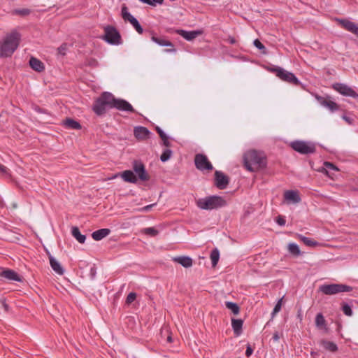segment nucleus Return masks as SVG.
Masks as SVG:
<instances>
[{"label":"nucleus","instance_id":"nucleus-1","mask_svg":"<svg viewBox=\"0 0 358 358\" xmlns=\"http://www.w3.org/2000/svg\"><path fill=\"white\" fill-rule=\"evenodd\" d=\"M243 162L245 169L250 172H256L266 166V158L261 152L252 150L243 155Z\"/></svg>","mask_w":358,"mask_h":358},{"label":"nucleus","instance_id":"nucleus-2","mask_svg":"<svg viewBox=\"0 0 358 358\" xmlns=\"http://www.w3.org/2000/svg\"><path fill=\"white\" fill-rule=\"evenodd\" d=\"M196 204L201 210H212L226 206L227 202L222 196L212 195L197 199Z\"/></svg>","mask_w":358,"mask_h":358},{"label":"nucleus","instance_id":"nucleus-3","mask_svg":"<svg viewBox=\"0 0 358 358\" xmlns=\"http://www.w3.org/2000/svg\"><path fill=\"white\" fill-rule=\"evenodd\" d=\"M113 94L108 92H104L95 100L92 110L96 115H102L106 113L107 109L113 108Z\"/></svg>","mask_w":358,"mask_h":358},{"label":"nucleus","instance_id":"nucleus-4","mask_svg":"<svg viewBox=\"0 0 358 358\" xmlns=\"http://www.w3.org/2000/svg\"><path fill=\"white\" fill-rule=\"evenodd\" d=\"M20 35L13 31L7 35L1 46V56L10 57L19 45Z\"/></svg>","mask_w":358,"mask_h":358},{"label":"nucleus","instance_id":"nucleus-5","mask_svg":"<svg viewBox=\"0 0 358 358\" xmlns=\"http://www.w3.org/2000/svg\"><path fill=\"white\" fill-rule=\"evenodd\" d=\"M352 287L341 283L324 284L319 287V291L325 295H334L342 292H350Z\"/></svg>","mask_w":358,"mask_h":358},{"label":"nucleus","instance_id":"nucleus-6","mask_svg":"<svg viewBox=\"0 0 358 358\" xmlns=\"http://www.w3.org/2000/svg\"><path fill=\"white\" fill-rule=\"evenodd\" d=\"M289 145L294 151L301 155L313 154L316 151L315 143L310 141L296 140L292 141Z\"/></svg>","mask_w":358,"mask_h":358},{"label":"nucleus","instance_id":"nucleus-7","mask_svg":"<svg viewBox=\"0 0 358 358\" xmlns=\"http://www.w3.org/2000/svg\"><path fill=\"white\" fill-rule=\"evenodd\" d=\"M269 70L270 71L275 73L277 77L285 82L292 83L294 85H300L301 84L300 80L293 73L287 71L283 68L280 66H273Z\"/></svg>","mask_w":358,"mask_h":358},{"label":"nucleus","instance_id":"nucleus-8","mask_svg":"<svg viewBox=\"0 0 358 358\" xmlns=\"http://www.w3.org/2000/svg\"><path fill=\"white\" fill-rule=\"evenodd\" d=\"M104 39L108 43L117 45L121 43V36L116 28L113 26H106L104 28Z\"/></svg>","mask_w":358,"mask_h":358},{"label":"nucleus","instance_id":"nucleus-9","mask_svg":"<svg viewBox=\"0 0 358 358\" xmlns=\"http://www.w3.org/2000/svg\"><path fill=\"white\" fill-rule=\"evenodd\" d=\"M121 15L123 20L126 22H129L138 34H142L143 32V29L139 22L129 12V10L125 5L122 7Z\"/></svg>","mask_w":358,"mask_h":358},{"label":"nucleus","instance_id":"nucleus-10","mask_svg":"<svg viewBox=\"0 0 358 358\" xmlns=\"http://www.w3.org/2000/svg\"><path fill=\"white\" fill-rule=\"evenodd\" d=\"M194 164L197 169L203 171H211L213 169L212 164L209 162L208 157L203 154H196L194 157Z\"/></svg>","mask_w":358,"mask_h":358},{"label":"nucleus","instance_id":"nucleus-11","mask_svg":"<svg viewBox=\"0 0 358 358\" xmlns=\"http://www.w3.org/2000/svg\"><path fill=\"white\" fill-rule=\"evenodd\" d=\"M333 88L341 94L352 97L355 99L358 98V93H357L352 87L344 83H336L333 85Z\"/></svg>","mask_w":358,"mask_h":358},{"label":"nucleus","instance_id":"nucleus-12","mask_svg":"<svg viewBox=\"0 0 358 358\" xmlns=\"http://www.w3.org/2000/svg\"><path fill=\"white\" fill-rule=\"evenodd\" d=\"M0 280L1 281H16L22 282V279L14 270L10 268H3L0 272Z\"/></svg>","mask_w":358,"mask_h":358},{"label":"nucleus","instance_id":"nucleus-13","mask_svg":"<svg viewBox=\"0 0 358 358\" xmlns=\"http://www.w3.org/2000/svg\"><path fill=\"white\" fill-rule=\"evenodd\" d=\"M133 170L141 181H148L150 177L145 170L144 164L138 160L133 162Z\"/></svg>","mask_w":358,"mask_h":358},{"label":"nucleus","instance_id":"nucleus-14","mask_svg":"<svg viewBox=\"0 0 358 358\" xmlns=\"http://www.w3.org/2000/svg\"><path fill=\"white\" fill-rule=\"evenodd\" d=\"M115 108L120 111L134 113L133 106L126 100L116 99L114 97L113 108Z\"/></svg>","mask_w":358,"mask_h":358},{"label":"nucleus","instance_id":"nucleus-15","mask_svg":"<svg viewBox=\"0 0 358 358\" xmlns=\"http://www.w3.org/2000/svg\"><path fill=\"white\" fill-rule=\"evenodd\" d=\"M336 21L345 30L351 32L358 37V25L348 19L337 18Z\"/></svg>","mask_w":358,"mask_h":358},{"label":"nucleus","instance_id":"nucleus-16","mask_svg":"<svg viewBox=\"0 0 358 358\" xmlns=\"http://www.w3.org/2000/svg\"><path fill=\"white\" fill-rule=\"evenodd\" d=\"M229 182V178L220 171L215 172V185L220 189H224Z\"/></svg>","mask_w":358,"mask_h":358},{"label":"nucleus","instance_id":"nucleus-17","mask_svg":"<svg viewBox=\"0 0 358 358\" xmlns=\"http://www.w3.org/2000/svg\"><path fill=\"white\" fill-rule=\"evenodd\" d=\"M317 99L321 106L327 108L331 113H334L339 110L338 105L335 101L329 99L317 96Z\"/></svg>","mask_w":358,"mask_h":358},{"label":"nucleus","instance_id":"nucleus-18","mask_svg":"<svg viewBox=\"0 0 358 358\" xmlns=\"http://www.w3.org/2000/svg\"><path fill=\"white\" fill-rule=\"evenodd\" d=\"M134 134L137 139L143 140L149 138L151 132L146 127L137 126L134 129Z\"/></svg>","mask_w":358,"mask_h":358},{"label":"nucleus","instance_id":"nucleus-19","mask_svg":"<svg viewBox=\"0 0 358 358\" xmlns=\"http://www.w3.org/2000/svg\"><path fill=\"white\" fill-rule=\"evenodd\" d=\"M284 198L287 201L292 203H298L301 200L298 192L295 190L285 191Z\"/></svg>","mask_w":358,"mask_h":358},{"label":"nucleus","instance_id":"nucleus-20","mask_svg":"<svg viewBox=\"0 0 358 358\" xmlns=\"http://www.w3.org/2000/svg\"><path fill=\"white\" fill-rule=\"evenodd\" d=\"M176 32L183 37L185 40L188 41H191L194 39L196 36L201 34V31L195 30V31H186L183 29H178Z\"/></svg>","mask_w":358,"mask_h":358},{"label":"nucleus","instance_id":"nucleus-21","mask_svg":"<svg viewBox=\"0 0 358 358\" xmlns=\"http://www.w3.org/2000/svg\"><path fill=\"white\" fill-rule=\"evenodd\" d=\"M50 264L52 270L59 275H63L64 269L61 266L60 263L51 255H49Z\"/></svg>","mask_w":358,"mask_h":358},{"label":"nucleus","instance_id":"nucleus-22","mask_svg":"<svg viewBox=\"0 0 358 358\" xmlns=\"http://www.w3.org/2000/svg\"><path fill=\"white\" fill-rule=\"evenodd\" d=\"M243 320L241 319H231V327L236 336H239L242 334Z\"/></svg>","mask_w":358,"mask_h":358},{"label":"nucleus","instance_id":"nucleus-23","mask_svg":"<svg viewBox=\"0 0 358 358\" xmlns=\"http://www.w3.org/2000/svg\"><path fill=\"white\" fill-rule=\"evenodd\" d=\"M120 176L123 180L127 182L135 184L138 181L137 177L136 176L134 173L131 170H127L123 171Z\"/></svg>","mask_w":358,"mask_h":358},{"label":"nucleus","instance_id":"nucleus-24","mask_svg":"<svg viewBox=\"0 0 358 358\" xmlns=\"http://www.w3.org/2000/svg\"><path fill=\"white\" fill-rule=\"evenodd\" d=\"M173 261L185 268H189L192 266V259L188 256L176 257L173 258Z\"/></svg>","mask_w":358,"mask_h":358},{"label":"nucleus","instance_id":"nucleus-25","mask_svg":"<svg viewBox=\"0 0 358 358\" xmlns=\"http://www.w3.org/2000/svg\"><path fill=\"white\" fill-rule=\"evenodd\" d=\"M110 233L109 229L103 228L98 229L92 234V237L95 241H101Z\"/></svg>","mask_w":358,"mask_h":358},{"label":"nucleus","instance_id":"nucleus-26","mask_svg":"<svg viewBox=\"0 0 358 358\" xmlns=\"http://www.w3.org/2000/svg\"><path fill=\"white\" fill-rule=\"evenodd\" d=\"M29 65L32 69L37 72H41L45 69L43 63L35 57H31L29 60Z\"/></svg>","mask_w":358,"mask_h":358},{"label":"nucleus","instance_id":"nucleus-27","mask_svg":"<svg viewBox=\"0 0 358 358\" xmlns=\"http://www.w3.org/2000/svg\"><path fill=\"white\" fill-rule=\"evenodd\" d=\"M64 125L67 129H81L80 124L78 122H77L71 118H66L64 121Z\"/></svg>","mask_w":358,"mask_h":358},{"label":"nucleus","instance_id":"nucleus-28","mask_svg":"<svg viewBox=\"0 0 358 358\" xmlns=\"http://www.w3.org/2000/svg\"><path fill=\"white\" fill-rule=\"evenodd\" d=\"M321 345L325 350H327L331 352H335L338 350L337 345L332 341H329L327 340H322Z\"/></svg>","mask_w":358,"mask_h":358},{"label":"nucleus","instance_id":"nucleus-29","mask_svg":"<svg viewBox=\"0 0 358 358\" xmlns=\"http://www.w3.org/2000/svg\"><path fill=\"white\" fill-rule=\"evenodd\" d=\"M300 240L308 247H317L322 245V243L314 241L313 239L304 236L303 235H299Z\"/></svg>","mask_w":358,"mask_h":358},{"label":"nucleus","instance_id":"nucleus-30","mask_svg":"<svg viewBox=\"0 0 358 358\" xmlns=\"http://www.w3.org/2000/svg\"><path fill=\"white\" fill-rule=\"evenodd\" d=\"M72 236L80 243H84L86 239L85 235L81 234L78 227H73L71 229Z\"/></svg>","mask_w":358,"mask_h":358},{"label":"nucleus","instance_id":"nucleus-31","mask_svg":"<svg viewBox=\"0 0 358 358\" xmlns=\"http://www.w3.org/2000/svg\"><path fill=\"white\" fill-rule=\"evenodd\" d=\"M152 41L163 47H173V43L163 37L152 36Z\"/></svg>","mask_w":358,"mask_h":358},{"label":"nucleus","instance_id":"nucleus-32","mask_svg":"<svg viewBox=\"0 0 358 358\" xmlns=\"http://www.w3.org/2000/svg\"><path fill=\"white\" fill-rule=\"evenodd\" d=\"M288 250L289 253L294 256L298 257L301 255V250L299 245L294 243H292L288 245Z\"/></svg>","mask_w":358,"mask_h":358},{"label":"nucleus","instance_id":"nucleus-33","mask_svg":"<svg viewBox=\"0 0 358 358\" xmlns=\"http://www.w3.org/2000/svg\"><path fill=\"white\" fill-rule=\"evenodd\" d=\"M226 307L231 310L234 315H238L240 312V308L236 303L231 301H227L225 303Z\"/></svg>","mask_w":358,"mask_h":358},{"label":"nucleus","instance_id":"nucleus-34","mask_svg":"<svg viewBox=\"0 0 358 358\" xmlns=\"http://www.w3.org/2000/svg\"><path fill=\"white\" fill-rule=\"evenodd\" d=\"M315 324L318 328H323L326 327V320L321 313H317L315 317Z\"/></svg>","mask_w":358,"mask_h":358},{"label":"nucleus","instance_id":"nucleus-35","mask_svg":"<svg viewBox=\"0 0 358 358\" xmlns=\"http://www.w3.org/2000/svg\"><path fill=\"white\" fill-rule=\"evenodd\" d=\"M220 258V252L217 248L213 249L210 252V259L213 266L217 265Z\"/></svg>","mask_w":358,"mask_h":358},{"label":"nucleus","instance_id":"nucleus-36","mask_svg":"<svg viewBox=\"0 0 358 358\" xmlns=\"http://www.w3.org/2000/svg\"><path fill=\"white\" fill-rule=\"evenodd\" d=\"M143 232L146 234V235H148V236H156L157 235H158L159 234V231L157 230L154 227H147V228H144L143 229Z\"/></svg>","mask_w":358,"mask_h":358},{"label":"nucleus","instance_id":"nucleus-37","mask_svg":"<svg viewBox=\"0 0 358 358\" xmlns=\"http://www.w3.org/2000/svg\"><path fill=\"white\" fill-rule=\"evenodd\" d=\"M172 155V151L170 149H166L163 151L160 156V160L162 162L168 161Z\"/></svg>","mask_w":358,"mask_h":358},{"label":"nucleus","instance_id":"nucleus-38","mask_svg":"<svg viewBox=\"0 0 358 358\" xmlns=\"http://www.w3.org/2000/svg\"><path fill=\"white\" fill-rule=\"evenodd\" d=\"M341 309L343 312V313L347 316H352L353 314V311L352 310L351 306H350L348 303H343L342 304Z\"/></svg>","mask_w":358,"mask_h":358},{"label":"nucleus","instance_id":"nucleus-39","mask_svg":"<svg viewBox=\"0 0 358 358\" xmlns=\"http://www.w3.org/2000/svg\"><path fill=\"white\" fill-rule=\"evenodd\" d=\"M282 299H280L274 306V308L271 313V316L273 317L278 313L281 310Z\"/></svg>","mask_w":358,"mask_h":358},{"label":"nucleus","instance_id":"nucleus-40","mask_svg":"<svg viewBox=\"0 0 358 358\" xmlns=\"http://www.w3.org/2000/svg\"><path fill=\"white\" fill-rule=\"evenodd\" d=\"M31 13L30 10L28 8H22V9H15L13 10V13L22 16H26L29 15Z\"/></svg>","mask_w":358,"mask_h":358},{"label":"nucleus","instance_id":"nucleus-41","mask_svg":"<svg viewBox=\"0 0 358 358\" xmlns=\"http://www.w3.org/2000/svg\"><path fill=\"white\" fill-rule=\"evenodd\" d=\"M254 45L262 51V53L266 52V47L262 43L259 39H255L253 42Z\"/></svg>","mask_w":358,"mask_h":358},{"label":"nucleus","instance_id":"nucleus-42","mask_svg":"<svg viewBox=\"0 0 358 358\" xmlns=\"http://www.w3.org/2000/svg\"><path fill=\"white\" fill-rule=\"evenodd\" d=\"M67 50H68V45L66 43L62 44L57 48L58 53L63 56L66 55Z\"/></svg>","mask_w":358,"mask_h":358},{"label":"nucleus","instance_id":"nucleus-43","mask_svg":"<svg viewBox=\"0 0 358 358\" xmlns=\"http://www.w3.org/2000/svg\"><path fill=\"white\" fill-rule=\"evenodd\" d=\"M136 298V294L135 292H130L127 296V299H126V303L127 304H130L133 301H135Z\"/></svg>","mask_w":358,"mask_h":358},{"label":"nucleus","instance_id":"nucleus-44","mask_svg":"<svg viewBox=\"0 0 358 358\" xmlns=\"http://www.w3.org/2000/svg\"><path fill=\"white\" fill-rule=\"evenodd\" d=\"M276 223L280 226H285L286 224L285 217L282 215H278L275 219Z\"/></svg>","mask_w":358,"mask_h":358},{"label":"nucleus","instance_id":"nucleus-45","mask_svg":"<svg viewBox=\"0 0 358 358\" xmlns=\"http://www.w3.org/2000/svg\"><path fill=\"white\" fill-rule=\"evenodd\" d=\"M155 129L162 139L166 138V136H167V135L164 132V131L159 127L157 126L155 127Z\"/></svg>","mask_w":358,"mask_h":358},{"label":"nucleus","instance_id":"nucleus-46","mask_svg":"<svg viewBox=\"0 0 358 358\" xmlns=\"http://www.w3.org/2000/svg\"><path fill=\"white\" fill-rule=\"evenodd\" d=\"M252 352H253V349L252 348L251 345L250 344H248L247 345V348L245 350V356L247 357H250L252 355Z\"/></svg>","mask_w":358,"mask_h":358},{"label":"nucleus","instance_id":"nucleus-47","mask_svg":"<svg viewBox=\"0 0 358 358\" xmlns=\"http://www.w3.org/2000/svg\"><path fill=\"white\" fill-rule=\"evenodd\" d=\"M155 206H156V203H152V204H150V205H148V206H145L143 207L142 208H141L140 210L142 211V212H148Z\"/></svg>","mask_w":358,"mask_h":358},{"label":"nucleus","instance_id":"nucleus-48","mask_svg":"<svg viewBox=\"0 0 358 358\" xmlns=\"http://www.w3.org/2000/svg\"><path fill=\"white\" fill-rule=\"evenodd\" d=\"M272 339L274 342H278L280 339L279 333L278 331H275L273 333Z\"/></svg>","mask_w":358,"mask_h":358},{"label":"nucleus","instance_id":"nucleus-49","mask_svg":"<svg viewBox=\"0 0 358 358\" xmlns=\"http://www.w3.org/2000/svg\"><path fill=\"white\" fill-rule=\"evenodd\" d=\"M8 168L6 166H5L4 165L0 164V172L4 173V174H7L8 173Z\"/></svg>","mask_w":358,"mask_h":358},{"label":"nucleus","instance_id":"nucleus-50","mask_svg":"<svg viewBox=\"0 0 358 358\" xmlns=\"http://www.w3.org/2000/svg\"><path fill=\"white\" fill-rule=\"evenodd\" d=\"M163 141V144L164 145L166 146V147H169L171 143L169 141V136H166V138H162V139Z\"/></svg>","mask_w":358,"mask_h":358},{"label":"nucleus","instance_id":"nucleus-51","mask_svg":"<svg viewBox=\"0 0 358 358\" xmlns=\"http://www.w3.org/2000/svg\"><path fill=\"white\" fill-rule=\"evenodd\" d=\"M151 4L150 6H155L157 3L158 4H162L164 2V0H150Z\"/></svg>","mask_w":358,"mask_h":358},{"label":"nucleus","instance_id":"nucleus-52","mask_svg":"<svg viewBox=\"0 0 358 358\" xmlns=\"http://www.w3.org/2000/svg\"><path fill=\"white\" fill-rule=\"evenodd\" d=\"M325 166L328 168H330L333 170H338V169L336 167V166H334L333 164L330 163V162H325Z\"/></svg>","mask_w":358,"mask_h":358},{"label":"nucleus","instance_id":"nucleus-53","mask_svg":"<svg viewBox=\"0 0 358 358\" xmlns=\"http://www.w3.org/2000/svg\"><path fill=\"white\" fill-rule=\"evenodd\" d=\"M227 41L230 43V44H235L236 43V40L235 39L234 37L233 36H229L228 38H227Z\"/></svg>","mask_w":358,"mask_h":358},{"label":"nucleus","instance_id":"nucleus-54","mask_svg":"<svg viewBox=\"0 0 358 358\" xmlns=\"http://www.w3.org/2000/svg\"><path fill=\"white\" fill-rule=\"evenodd\" d=\"M343 119L346 121L347 122H348L349 124H352V120L350 119V117L346 116V115H343Z\"/></svg>","mask_w":358,"mask_h":358},{"label":"nucleus","instance_id":"nucleus-55","mask_svg":"<svg viewBox=\"0 0 358 358\" xmlns=\"http://www.w3.org/2000/svg\"><path fill=\"white\" fill-rule=\"evenodd\" d=\"M176 50L175 48L165 50L166 52H176Z\"/></svg>","mask_w":358,"mask_h":358},{"label":"nucleus","instance_id":"nucleus-56","mask_svg":"<svg viewBox=\"0 0 358 358\" xmlns=\"http://www.w3.org/2000/svg\"><path fill=\"white\" fill-rule=\"evenodd\" d=\"M4 307H5V308H6V309H7V308H8V305H7V304H4Z\"/></svg>","mask_w":358,"mask_h":358},{"label":"nucleus","instance_id":"nucleus-57","mask_svg":"<svg viewBox=\"0 0 358 358\" xmlns=\"http://www.w3.org/2000/svg\"><path fill=\"white\" fill-rule=\"evenodd\" d=\"M168 341H171V337H169V338H168Z\"/></svg>","mask_w":358,"mask_h":358}]
</instances>
